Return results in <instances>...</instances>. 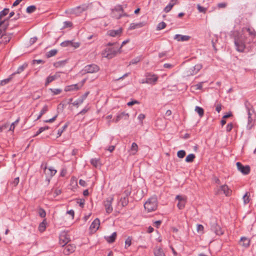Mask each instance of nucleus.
<instances>
[{
    "mask_svg": "<svg viewBox=\"0 0 256 256\" xmlns=\"http://www.w3.org/2000/svg\"><path fill=\"white\" fill-rule=\"evenodd\" d=\"M234 38L236 50L243 52L246 43L253 42L256 44V32L252 28H243L240 32H234Z\"/></svg>",
    "mask_w": 256,
    "mask_h": 256,
    "instance_id": "obj_1",
    "label": "nucleus"
},
{
    "mask_svg": "<svg viewBox=\"0 0 256 256\" xmlns=\"http://www.w3.org/2000/svg\"><path fill=\"white\" fill-rule=\"evenodd\" d=\"M118 42H109L108 44V46L110 47L106 48L102 52V56L104 58L108 59H111L116 56L118 54H120L122 52L121 47H119Z\"/></svg>",
    "mask_w": 256,
    "mask_h": 256,
    "instance_id": "obj_2",
    "label": "nucleus"
},
{
    "mask_svg": "<svg viewBox=\"0 0 256 256\" xmlns=\"http://www.w3.org/2000/svg\"><path fill=\"white\" fill-rule=\"evenodd\" d=\"M144 207L148 212L156 210L158 208L156 198L152 197L150 198L144 204Z\"/></svg>",
    "mask_w": 256,
    "mask_h": 256,
    "instance_id": "obj_3",
    "label": "nucleus"
},
{
    "mask_svg": "<svg viewBox=\"0 0 256 256\" xmlns=\"http://www.w3.org/2000/svg\"><path fill=\"white\" fill-rule=\"evenodd\" d=\"M114 200V196L112 195L107 198L106 200L104 201V205L105 207L106 212L108 214H110L113 210L112 203Z\"/></svg>",
    "mask_w": 256,
    "mask_h": 256,
    "instance_id": "obj_4",
    "label": "nucleus"
},
{
    "mask_svg": "<svg viewBox=\"0 0 256 256\" xmlns=\"http://www.w3.org/2000/svg\"><path fill=\"white\" fill-rule=\"evenodd\" d=\"M201 64H197L194 66L188 68L185 72V75L187 76L196 74L202 68Z\"/></svg>",
    "mask_w": 256,
    "mask_h": 256,
    "instance_id": "obj_5",
    "label": "nucleus"
},
{
    "mask_svg": "<svg viewBox=\"0 0 256 256\" xmlns=\"http://www.w3.org/2000/svg\"><path fill=\"white\" fill-rule=\"evenodd\" d=\"M146 78L145 79L142 80L141 82L142 84L146 83L154 84L158 80V76L156 75L150 73L146 74Z\"/></svg>",
    "mask_w": 256,
    "mask_h": 256,
    "instance_id": "obj_6",
    "label": "nucleus"
},
{
    "mask_svg": "<svg viewBox=\"0 0 256 256\" xmlns=\"http://www.w3.org/2000/svg\"><path fill=\"white\" fill-rule=\"evenodd\" d=\"M100 70V68L98 66L95 64H90L86 66L82 72L84 74L86 73H95Z\"/></svg>",
    "mask_w": 256,
    "mask_h": 256,
    "instance_id": "obj_7",
    "label": "nucleus"
},
{
    "mask_svg": "<svg viewBox=\"0 0 256 256\" xmlns=\"http://www.w3.org/2000/svg\"><path fill=\"white\" fill-rule=\"evenodd\" d=\"M70 240V237L68 233L66 232H62L60 234V244L64 246Z\"/></svg>",
    "mask_w": 256,
    "mask_h": 256,
    "instance_id": "obj_8",
    "label": "nucleus"
},
{
    "mask_svg": "<svg viewBox=\"0 0 256 256\" xmlns=\"http://www.w3.org/2000/svg\"><path fill=\"white\" fill-rule=\"evenodd\" d=\"M238 170L243 174H248L250 172V166L248 165L243 166L240 162H237L236 164Z\"/></svg>",
    "mask_w": 256,
    "mask_h": 256,
    "instance_id": "obj_9",
    "label": "nucleus"
},
{
    "mask_svg": "<svg viewBox=\"0 0 256 256\" xmlns=\"http://www.w3.org/2000/svg\"><path fill=\"white\" fill-rule=\"evenodd\" d=\"M123 9L121 6H118L112 11V17L118 19L123 15Z\"/></svg>",
    "mask_w": 256,
    "mask_h": 256,
    "instance_id": "obj_10",
    "label": "nucleus"
},
{
    "mask_svg": "<svg viewBox=\"0 0 256 256\" xmlns=\"http://www.w3.org/2000/svg\"><path fill=\"white\" fill-rule=\"evenodd\" d=\"M216 194H224L226 196H228L231 194V190L228 188L226 185H222L220 187L218 190L216 192Z\"/></svg>",
    "mask_w": 256,
    "mask_h": 256,
    "instance_id": "obj_11",
    "label": "nucleus"
},
{
    "mask_svg": "<svg viewBox=\"0 0 256 256\" xmlns=\"http://www.w3.org/2000/svg\"><path fill=\"white\" fill-rule=\"evenodd\" d=\"M100 222L98 218H96L90 226V229L92 232H96L99 228Z\"/></svg>",
    "mask_w": 256,
    "mask_h": 256,
    "instance_id": "obj_12",
    "label": "nucleus"
},
{
    "mask_svg": "<svg viewBox=\"0 0 256 256\" xmlns=\"http://www.w3.org/2000/svg\"><path fill=\"white\" fill-rule=\"evenodd\" d=\"M211 230L217 235H222L224 234L220 226L216 224H214L211 226Z\"/></svg>",
    "mask_w": 256,
    "mask_h": 256,
    "instance_id": "obj_13",
    "label": "nucleus"
},
{
    "mask_svg": "<svg viewBox=\"0 0 256 256\" xmlns=\"http://www.w3.org/2000/svg\"><path fill=\"white\" fill-rule=\"evenodd\" d=\"M75 246L72 244L66 246L64 248L63 252L66 255H68L70 254L73 252L75 250Z\"/></svg>",
    "mask_w": 256,
    "mask_h": 256,
    "instance_id": "obj_14",
    "label": "nucleus"
},
{
    "mask_svg": "<svg viewBox=\"0 0 256 256\" xmlns=\"http://www.w3.org/2000/svg\"><path fill=\"white\" fill-rule=\"evenodd\" d=\"M177 4H178V0H170L168 5L164 8V11L166 13L168 12L172 9V7Z\"/></svg>",
    "mask_w": 256,
    "mask_h": 256,
    "instance_id": "obj_15",
    "label": "nucleus"
},
{
    "mask_svg": "<svg viewBox=\"0 0 256 256\" xmlns=\"http://www.w3.org/2000/svg\"><path fill=\"white\" fill-rule=\"evenodd\" d=\"M122 28H119L116 30H110L108 32V34L112 37H115L116 36H120L122 33Z\"/></svg>",
    "mask_w": 256,
    "mask_h": 256,
    "instance_id": "obj_16",
    "label": "nucleus"
},
{
    "mask_svg": "<svg viewBox=\"0 0 256 256\" xmlns=\"http://www.w3.org/2000/svg\"><path fill=\"white\" fill-rule=\"evenodd\" d=\"M190 36H183L181 34H176L174 36V39L178 42L188 41L190 39Z\"/></svg>",
    "mask_w": 256,
    "mask_h": 256,
    "instance_id": "obj_17",
    "label": "nucleus"
},
{
    "mask_svg": "<svg viewBox=\"0 0 256 256\" xmlns=\"http://www.w3.org/2000/svg\"><path fill=\"white\" fill-rule=\"evenodd\" d=\"M86 10V8L84 6H78L72 10L71 12L76 16L80 14L82 12Z\"/></svg>",
    "mask_w": 256,
    "mask_h": 256,
    "instance_id": "obj_18",
    "label": "nucleus"
},
{
    "mask_svg": "<svg viewBox=\"0 0 256 256\" xmlns=\"http://www.w3.org/2000/svg\"><path fill=\"white\" fill-rule=\"evenodd\" d=\"M116 236V232H114L110 236H105L104 238L108 243L110 244L115 241Z\"/></svg>",
    "mask_w": 256,
    "mask_h": 256,
    "instance_id": "obj_19",
    "label": "nucleus"
},
{
    "mask_svg": "<svg viewBox=\"0 0 256 256\" xmlns=\"http://www.w3.org/2000/svg\"><path fill=\"white\" fill-rule=\"evenodd\" d=\"M91 164L96 168H99L101 166L102 164L99 158H92L90 160Z\"/></svg>",
    "mask_w": 256,
    "mask_h": 256,
    "instance_id": "obj_20",
    "label": "nucleus"
},
{
    "mask_svg": "<svg viewBox=\"0 0 256 256\" xmlns=\"http://www.w3.org/2000/svg\"><path fill=\"white\" fill-rule=\"evenodd\" d=\"M128 114L125 113L124 112H122L120 114L117 116L115 120V122H118L122 118H124V120H128Z\"/></svg>",
    "mask_w": 256,
    "mask_h": 256,
    "instance_id": "obj_21",
    "label": "nucleus"
},
{
    "mask_svg": "<svg viewBox=\"0 0 256 256\" xmlns=\"http://www.w3.org/2000/svg\"><path fill=\"white\" fill-rule=\"evenodd\" d=\"M118 202L122 206H126L128 204V197L125 196H122L118 200Z\"/></svg>",
    "mask_w": 256,
    "mask_h": 256,
    "instance_id": "obj_22",
    "label": "nucleus"
},
{
    "mask_svg": "<svg viewBox=\"0 0 256 256\" xmlns=\"http://www.w3.org/2000/svg\"><path fill=\"white\" fill-rule=\"evenodd\" d=\"M154 256H165V254L161 248L156 247L154 250Z\"/></svg>",
    "mask_w": 256,
    "mask_h": 256,
    "instance_id": "obj_23",
    "label": "nucleus"
},
{
    "mask_svg": "<svg viewBox=\"0 0 256 256\" xmlns=\"http://www.w3.org/2000/svg\"><path fill=\"white\" fill-rule=\"evenodd\" d=\"M44 172L46 174H50V176H53L56 174V170L52 167L49 168H46Z\"/></svg>",
    "mask_w": 256,
    "mask_h": 256,
    "instance_id": "obj_24",
    "label": "nucleus"
},
{
    "mask_svg": "<svg viewBox=\"0 0 256 256\" xmlns=\"http://www.w3.org/2000/svg\"><path fill=\"white\" fill-rule=\"evenodd\" d=\"M80 88L78 86V84H72L70 86H67L65 88V90L66 92L76 90H79Z\"/></svg>",
    "mask_w": 256,
    "mask_h": 256,
    "instance_id": "obj_25",
    "label": "nucleus"
},
{
    "mask_svg": "<svg viewBox=\"0 0 256 256\" xmlns=\"http://www.w3.org/2000/svg\"><path fill=\"white\" fill-rule=\"evenodd\" d=\"M240 241L242 242V245L245 247L248 248L250 244V240L246 237H242L240 238Z\"/></svg>",
    "mask_w": 256,
    "mask_h": 256,
    "instance_id": "obj_26",
    "label": "nucleus"
},
{
    "mask_svg": "<svg viewBox=\"0 0 256 256\" xmlns=\"http://www.w3.org/2000/svg\"><path fill=\"white\" fill-rule=\"evenodd\" d=\"M255 120L252 117L248 116L247 128L250 130L254 126Z\"/></svg>",
    "mask_w": 256,
    "mask_h": 256,
    "instance_id": "obj_27",
    "label": "nucleus"
},
{
    "mask_svg": "<svg viewBox=\"0 0 256 256\" xmlns=\"http://www.w3.org/2000/svg\"><path fill=\"white\" fill-rule=\"evenodd\" d=\"M138 150V146L137 144L135 142H133L132 144L130 149V154L134 155Z\"/></svg>",
    "mask_w": 256,
    "mask_h": 256,
    "instance_id": "obj_28",
    "label": "nucleus"
},
{
    "mask_svg": "<svg viewBox=\"0 0 256 256\" xmlns=\"http://www.w3.org/2000/svg\"><path fill=\"white\" fill-rule=\"evenodd\" d=\"M145 25V23L144 22H139L137 24H131L130 26V28L134 30L136 28H140L144 26Z\"/></svg>",
    "mask_w": 256,
    "mask_h": 256,
    "instance_id": "obj_29",
    "label": "nucleus"
},
{
    "mask_svg": "<svg viewBox=\"0 0 256 256\" xmlns=\"http://www.w3.org/2000/svg\"><path fill=\"white\" fill-rule=\"evenodd\" d=\"M203 82H200L196 84L193 85L191 86V90L192 92H194L195 90H201L202 87Z\"/></svg>",
    "mask_w": 256,
    "mask_h": 256,
    "instance_id": "obj_30",
    "label": "nucleus"
},
{
    "mask_svg": "<svg viewBox=\"0 0 256 256\" xmlns=\"http://www.w3.org/2000/svg\"><path fill=\"white\" fill-rule=\"evenodd\" d=\"M58 77L57 74H55L54 76H48L46 78V82L45 84L46 86L50 82H52L53 80H55Z\"/></svg>",
    "mask_w": 256,
    "mask_h": 256,
    "instance_id": "obj_31",
    "label": "nucleus"
},
{
    "mask_svg": "<svg viewBox=\"0 0 256 256\" xmlns=\"http://www.w3.org/2000/svg\"><path fill=\"white\" fill-rule=\"evenodd\" d=\"M245 106L246 107V109L247 110L248 116L252 117V116L253 113L254 112V110L250 108V104L248 103H246Z\"/></svg>",
    "mask_w": 256,
    "mask_h": 256,
    "instance_id": "obj_32",
    "label": "nucleus"
},
{
    "mask_svg": "<svg viewBox=\"0 0 256 256\" xmlns=\"http://www.w3.org/2000/svg\"><path fill=\"white\" fill-rule=\"evenodd\" d=\"M10 36L6 34H2L0 38L2 39V42L4 44H6L10 42Z\"/></svg>",
    "mask_w": 256,
    "mask_h": 256,
    "instance_id": "obj_33",
    "label": "nucleus"
},
{
    "mask_svg": "<svg viewBox=\"0 0 256 256\" xmlns=\"http://www.w3.org/2000/svg\"><path fill=\"white\" fill-rule=\"evenodd\" d=\"M46 228V222L45 220H44L40 222L38 226V230L40 232H43L45 230Z\"/></svg>",
    "mask_w": 256,
    "mask_h": 256,
    "instance_id": "obj_34",
    "label": "nucleus"
},
{
    "mask_svg": "<svg viewBox=\"0 0 256 256\" xmlns=\"http://www.w3.org/2000/svg\"><path fill=\"white\" fill-rule=\"evenodd\" d=\"M196 156L194 154H191L187 156L186 158V162H192L195 158Z\"/></svg>",
    "mask_w": 256,
    "mask_h": 256,
    "instance_id": "obj_35",
    "label": "nucleus"
},
{
    "mask_svg": "<svg viewBox=\"0 0 256 256\" xmlns=\"http://www.w3.org/2000/svg\"><path fill=\"white\" fill-rule=\"evenodd\" d=\"M195 111L198 114L199 116L201 118L204 116V111L202 108L196 106L195 108Z\"/></svg>",
    "mask_w": 256,
    "mask_h": 256,
    "instance_id": "obj_36",
    "label": "nucleus"
},
{
    "mask_svg": "<svg viewBox=\"0 0 256 256\" xmlns=\"http://www.w3.org/2000/svg\"><path fill=\"white\" fill-rule=\"evenodd\" d=\"M132 192V188L128 186L124 190L123 193L124 196L128 197V196Z\"/></svg>",
    "mask_w": 256,
    "mask_h": 256,
    "instance_id": "obj_37",
    "label": "nucleus"
},
{
    "mask_svg": "<svg viewBox=\"0 0 256 256\" xmlns=\"http://www.w3.org/2000/svg\"><path fill=\"white\" fill-rule=\"evenodd\" d=\"M250 193L246 192V193L243 196L242 199L244 204H248L250 202Z\"/></svg>",
    "mask_w": 256,
    "mask_h": 256,
    "instance_id": "obj_38",
    "label": "nucleus"
},
{
    "mask_svg": "<svg viewBox=\"0 0 256 256\" xmlns=\"http://www.w3.org/2000/svg\"><path fill=\"white\" fill-rule=\"evenodd\" d=\"M132 238L131 237L128 236L125 240V248H127L129 247L132 244Z\"/></svg>",
    "mask_w": 256,
    "mask_h": 256,
    "instance_id": "obj_39",
    "label": "nucleus"
},
{
    "mask_svg": "<svg viewBox=\"0 0 256 256\" xmlns=\"http://www.w3.org/2000/svg\"><path fill=\"white\" fill-rule=\"evenodd\" d=\"M12 77H13V76H12V74H11L8 78L2 80L0 84L2 86L5 85L7 83H8V82H10V80L12 78Z\"/></svg>",
    "mask_w": 256,
    "mask_h": 256,
    "instance_id": "obj_40",
    "label": "nucleus"
},
{
    "mask_svg": "<svg viewBox=\"0 0 256 256\" xmlns=\"http://www.w3.org/2000/svg\"><path fill=\"white\" fill-rule=\"evenodd\" d=\"M9 12L8 8H4L3 10L0 12V20H2V18L6 16Z\"/></svg>",
    "mask_w": 256,
    "mask_h": 256,
    "instance_id": "obj_41",
    "label": "nucleus"
},
{
    "mask_svg": "<svg viewBox=\"0 0 256 256\" xmlns=\"http://www.w3.org/2000/svg\"><path fill=\"white\" fill-rule=\"evenodd\" d=\"M197 8L199 12H202L204 14L206 13L207 8L202 6L200 4H197Z\"/></svg>",
    "mask_w": 256,
    "mask_h": 256,
    "instance_id": "obj_42",
    "label": "nucleus"
},
{
    "mask_svg": "<svg viewBox=\"0 0 256 256\" xmlns=\"http://www.w3.org/2000/svg\"><path fill=\"white\" fill-rule=\"evenodd\" d=\"M20 121V118H18L14 122H12L10 126L9 130L14 131L16 125Z\"/></svg>",
    "mask_w": 256,
    "mask_h": 256,
    "instance_id": "obj_43",
    "label": "nucleus"
},
{
    "mask_svg": "<svg viewBox=\"0 0 256 256\" xmlns=\"http://www.w3.org/2000/svg\"><path fill=\"white\" fill-rule=\"evenodd\" d=\"M84 102L82 101V99L78 98L77 100H75L74 102L72 103L73 106L78 107L80 104H81Z\"/></svg>",
    "mask_w": 256,
    "mask_h": 256,
    "instance_id": "obj_44",
    "label": "nucleus"
},
{
    "mask_svg": "<svg viewBox=\"0 0 256 256\" xmlns=\"http://www.w3.org/2000/svg\"><path fill=\"white\" fill-rule=\"evenodd\" d=\"M36 10V7L34 6H30L26 8V12L28 13H32Z\"/></svg>",
    "mask_w": 256,
    "mask_h": 256,
    "instance_id": "obj_45",
    "label": "nucleus"
},
{
    "mask_svg": "<svg viewBox=\"0 0 256 256\" xmlns=\"http://www.w3.org/2000/svg\"><path fill=\"white\" fill-rule=\"evenodd\" d=\"M166 26V24L164 22H161L158 24L157 26V30H161L164 28Z\"/></svg>",
    "mask_w": 256,
    "mask_h": 256,
    "instance_id": "obj_46",
    "label": "nucleus"
},
{
    "mask_svg": "<svg viewBox=\"0 0 256 256\" xmlns=\"http://www.w3.org/2000/svg\"><path fill=\"white\" fill-rule=\"evenodd\" d=\"M57 53V50H52L48 52L47 54L48 57H51L55 56Z\"/></svg>",
    "mask_w": 256,
    "mask_h": 256,
    "instance_id": "obj_47",
    "label": "nucleus"
},
{
    "mask_svg": "<svg viewBox=\"0 0 256 256\" xmlns=\"http://www.w3.org/2000/svg\"><path fill=\"white\" fill-rule=\"evenodd\" d=\"M186 204V200H182V202H178L177 206L179 209L182 210L184 208Z\"/></svg>",
    "mask_w": 256,
    "mask_h": 256,
    "instance_id": "obj_48",
    "label": "nucleus"
},
{
    "mask_svg": "<svg viewBox=\"0 0 256 256\" xmlns=\"http://www.w3.org/2000/svg\"><path fill=\"white\" fill-rule=\"evenodd\" d=\"M186 155V152L184 150H179L177 153V156L179 158H183Z\"/></svg>",
    "mask_w": 256,
    "mask_h": 256,
    "instance_id": "obj_49",
    "label": "nucleus"
},
{
    "mask_svg": "<svg viewBox=\"0 0 256 256\" xmlns=\"http://www.w3.org/2000/svg\"><path fill=\"white\" fill-rule=\"evenodd\" d=\"M38 214L41 218H44L46 215L45 210L42 208H40L39 209Z\"/></svg>",
    "mask_w": 256,
    "mask_h": 256,
    "instance_id": "obj_50",
    "label": "nucleus"
},
{
    "mask_svg": "<svg viewBox=\"0 0 256 256\" xmlns=\"http://www.w3.org/2000/svg\"><path fill=\"white\" fill-rule=\"evenodd\" d=\"M24 68H25V66H20L18 68L16 72L12 74V76H14V74H20V73L22 72L24 70Z\"/></svg>",
    "mask_w": 256,
    "mask_h": 256,
    "instance_id": "obj_51",
    "label": "nucleus"
},
{
    "mask_svg": "<svg viewBox=\"0 0 256 256\" xmlns=\"http://www.w3.org/2000/svg\"><path fill=\"white\" fill-rule=\"evenodd\" d=\"M204 226L202 224H198L196 226V230L198 232L203 233L204 232Z\"/></svg>",
    "mask_w": 256,
    "mask_h": 256,
    "instance_id": "obj_52",
    "label": "nucleus"
},
{
    "mask_svg": "<svg viewBox=\"0 0 256 256\" xmlns=\"http://www.w3.org/2000/svg\"><path fill=\"white\" fill-rule=\"evenodd\" d=\"M9 126V124L8 123H6L2 126H0V132H2L4 130L6 129Z\"/></svg>",
    "mask_w": 256,
    "mask_h": 256,
    "instance_id": "obj_53",
    "label": "nucleus"
},
{
    "mask_svg": "<svg viewBox=\"0 0 256 256\" xmlns=\"http://www.w3.org/2000/svg\"><path fill=\"white\" fill-rule=\"evenodd\" d=\"M51 90L54 94H58L62 92V90L59 88L51 89Z\"/></svg>",
    "mask_w": 256,
    "mask_h": 256,
    "instance_id": "obj_54",
    "label": "nucleus"
},
{
    "mask_svg": "<svg viewBox=\"0 0 256 256\" xmlns=\"http://www.w3.org/2000/svg\"><path fill=\"white\" fill-rule=\"evenodd\" d=\"M48 110V106L46 105H45L41 110L40 113L41 115H43Z\"/></svg>",
    "mask_w": 256,
    "mask_h": 256,
    "instance_id": "obj_55",
    "label": "nucleus"
},
{
    "mask_svg": "<svg viewBox=\"0 0 256 256\" xmlns=\"http://www.w3.org/2000/svg\"><path fill=\"white\" fill-rule=\"evenodd\" d=\"M70 44H73L72 42V41H66V42H62L61 44V45L63 46H70Z\"/></svg>",
    "mask_w": 256,
    "mask_h": 256,
    "instance_id": "obj_56",
    "label": "nucleus"
},
{
    "mask_svg": "<svg viewBox=\"0 0 256 256\" xmlns=\"http://www.w3.org/2000/svg\"><path fill=\"white\" fill-rule=\"evenodd\" d=\"M233 128V124L232 123L228 124L226 128V130L228 132H230Z\"/></svg>",
    "mask_w": 256,
    "mask_h": 256,
    "instance_id": "obj_57",
    "label": "nucleus"
},
{
    "mask_svg": "<svg viewBox=\"0 0 256 256\" xmlns=\"http://www.w3.org/2000/svg\"><path fill=\"white\" fill-rule=\"evenodd\" d=\"M57 116H58V114H56L52 118L50 119H49V120H46L44 121V122H54L56 120V119L57 118Z\"/></svg>",
    "mask_w": 256,
    "mask_h": 256,
    "instance_id": "obj_58",
    "label": "nucleus"
},
{
    "mask_svg": "<svg viewBox=\"0 0 256 256\" xmlns=\"http://www.w3.org/2000/svg\"><path fill=\"white\" fill-rule=\"evenodd\" d=\"M145 118V115L142 114H140L138 116V119L141 122V123L142 124V120Z\"/></svg>",
    "mask_w": 256,
    "mask_h": 256,
    "instance_id": "obj_59",
    "label": "nucleus"
},
{
    "mask_svg": "<svg viewBox=\"0 0 256 256\" xmlns=\"http://www.w3.org/2000/svg\"><path fill=\"white\" fill-rule=\"evenodd\" d=\"M176 200H178V202H182V200H186V198L184 196H181L180 195H178L176 196Z\"/></svg>",
    "mask_w": 256,
    "mask_h": 256,
    "instance_id": "obj_60",
    "label": "nucleus"
},
{
    "mask_svg": "<svg viewBox=\"0 0 256 256\" xmlns=\"http://www.w3.org/2000/svg\"><path fill=\"white\" fill-rule=\"evenodd\" d=\"M19 177H16L13 182H12V184H14V186H16L19 182Z\"/></svg>",
    "mask_w": 256,
    "mask_h": 256,
    "instance_id": "obj_61",
    "label": "nucleus"
},
{
    "mask_svg": "<svg viewBox=\"0 0 256 256\" xmlns=\"http://www.w3.org/2000/svg\"><path fill=\"white\" fill-rule=\"evenodd\" d=\"M222 109V105L220 104H216V110L220 112Z\"/></svg>",
    "mask_w": 256,
    "mask_h": 256,
    "instance_id": "obj_62",
    "label": "nucleus"
},
{
    "mask_svg": "<svg viewBox=\"0 0 256 256\" xmlns=\"http://www.w3.org/2000/svg\"><path fill=\"white\" fill-rule=\"evenodd\" d=\"M138 103L139 102L138 101L134 100H132V101L128 102L127 104L128 106H132L134 105V104H138Z\"/></svg>",
    "mask_w": 256,
    "mask_h": 256,
    "instance_id": "obj_63",
    "label": "nucleus"
},
{
    "mask_svg": "<svg viewBox=\"0 0 256 256\" xmlns=\"http://www.w3.org/2000/svg\"><path fill=\"white\" fill-rule=\"evenodd\" d=\"M162 224V221L159 220H156V221H155L154 222V226L156 227L157 228H158L160 226V224Z\"/></svg>",
    "mask_w": 256,
    "mask_h": 256,
    "instance_id": "obj_64",
    "label": "nucleus"
}]
</instances>
